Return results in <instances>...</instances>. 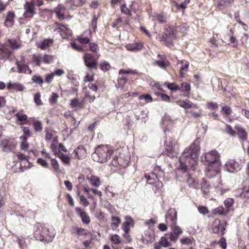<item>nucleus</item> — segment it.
Masks as SVG:
<instances>
[{"mask_svg": "<svg viewBox=\"0 0 249 249\" xmlns=\"http://www.w3.org/2000/svg\"><path fill=\"white\" fill-rule=\"evenodd\" d=\"M199 143V140L196 139L189 147L185 149L179 159L180 167L185 172V176L187 177L186 181L189 187L196 189L198 187L197 182L191 177L187 172L190 169L195 170V167L197 164L198 157L200 153Z\"/></svg>", "mask_w": 249, "mask_h": 249, "instance_id": "nucleus-1", "label": "nucleus"}, {"mask_svg": "<svg viewBox=\"0 0 249 249\" xmlns=\"http://www.w3.org/2000/svg\"><path fill=\"white\" fill-rule=\"evenodd\" d=\"M113 152V149L109 146L100 145L95 149L92 157L94 161L105 163L110 159Z\"/></svg>", "mask_w": 249, "mask_h": 249, "instance_id": "nucleus-2", "label": "nucleus"}, {"mask_svg": "<svg viewBox=\"0 0 249 249\" xmlns=\"http://www.w3.org/2000/svg\"><path fill=\"white\" fill-rule=\"evenodd\" d=\"M219 158L220 155L218 152L216 150H212L202 155L201 160L206 165L211 166V164L218 162Z\"/></svg>", "mask_w": 249, "mask_h": 249, "instance_id": "nucleus-3", "label": "nucleus"}, {"mask_svg": "<svg viewBox=\"0 0 249 249\" xmlns=\"http://www.w3.org/2000/svg\"><path fill=\"white\" fill-rule=\"evenodd\" d=\"M84 60L85 65L89 69H97V61L95 59L94 56L91 53H86L84 55Z\"/></svg>", "mask_w": 249, "mask_h": 249, "instance_id": "nucleus-4", "label": "nucleus"}, {"mask_svg": "<svg viewBox=\"0 0 249 249\" xmlns=\"http://www.w3.org/2000/svg\"><path fill=\"white\" fill-rule=\"evenodd\" d=\"M38 229L41 231V235L44 240L48 242L52 241L54 235L53 232L50 231L47 225L41 224Z\"/></svg>", "mask_w": 249, "mask_h": 249, "instance_id": "nucleus-5", "label": "nucleus"}, {"mask_svg": "<svg viewBox=\"0 0 249 249\" xmlns=\"http://www.w3.org/2000/svg\"><path fill=\"white\" fill-rule=\"evenodd\" d=\"M167 224L172 225H176L177 223V212L175 209H170L165 216Z\"/></svg>", "mask_w": 249, "mask_h": 249, "instance_id": "nucleus-6", "label": "nucleus"}, {"mask_svg": "<svg viewBox=\"0 0 249 249\" xmlns=\"http://www.w3.org/2000/svg\"><path fill=\"white\" fill-rule=\"evenodd\" d=\"M24 12L23 16L25 18H31L35 14V8L32 2L26 1L24 5Z\"/></svg>", "mask_w": 249, "mask_h": 249, "instance_id": "nucleus-7", "label": "nucleus"}, {"mask_svg": "<svg viewBox=\"0 0 249 249\" xmlns=\"http://www.w3.org/2000/svg\"><path fill=\"white\" fill-rule=\"evenodd\" d=\"M227 171L230 173L237 172L241 168V165L234 160H230L225 164Z\"/></svg>", "mask_w": 249, "mask_h": 249, "instance_id": "nucleus-8", "label": "nucleus"}, {"mask_svg": "<svg viewBox=\"0 0 249 249\" xmlns=\"http://www.w3.org/2000/svg\"><path fill=\"white\" fill-rule=\"evenodd\" d=\"M1 145L3 151L9 152L14 150L16 142L13 139H4L1 141Z\"/></svg>", "mask_w": 249, "mask_h": 249, "instance_id": "nucleus-9", "label": "nucleus"}, {"mask_svg": "<svg viewBox=\"0 0 249 249\" xmlns=\"http://www.w3.org/2000/svg\"><path fill=\"white\" fill-rule=\"evenodd\" d=\"M226 228L223 223L221 224L219 219H215L213 223L212 231L214 233H219L221 235L225 234Z\"/></svg>", "mask_w": 249, "mask_h": 249, "instance_id": "nucleus-10", "label": "nucleus"}, {"mask_svg": "<svg viewBox=\"0 0 249 249\" xmlns=\"http://www.w3.org/2000/svg\"><path fill=\"white\" fill-rule=\"evenodd\" d=\"M56 24L58 27L54 29V31L59 33L63 38H67L69 36H71V31L68 28L66 25L57 23Z\"/></svg>", "mask_w": 249, "mask_h": 249, "instance_id": "nucleus-11", "label": "nucleus"}, {"mask_svg": "<svg viewBox=\"0 0 249 249\" xmlns=\"http://www.w3.org/2000/svg\"><path fill=\"white\" fill-rule=\"evenodd\" d=\"M154 232L151 230L145 231L142 236V241L144 244L151 243L154 240Z\"/></svg>", "mask_w": 249, "mask_h": 249, "instance_id": "nucleus-12", "label": "nucleus"}, {"mask_svg": "<svg viewBox=\"0 0 249 249\" xmlns=\"http://www.w3.org/2000/svg\"><path fill=\"white\" fill-rule=\"evenodd\" d=\"M164 142L165 150L166 151V154L171 158L176 157V154L173 149L172 141L170 140V138L169 139L166 138V140H165Z\"/></svg>", "mask_w": 249, "mask_h": 249, "instance_id": "nucleus-13", "label": "nucleus"}, {"mask_svg": "<svg viewBox=\"0 0 249 249\" xmlns=\"http://www.w3.org/2000/svg\"><path fill=\"white\" fill-rule=\"evenodd\" d=\"M234 128L236 130V134L237 135L239 140L243 142L246 141L248 138V133L246 129L239 125H236Z\"/></svg>", "mask_w": 249, "mask_h": 249, "instance_id": "nucleus-14", "label": "nucleus"}, {"mask_svg": "<svg viewBox=\"0 0 249 249\" xmlns=\"http://www.w3.org/2000/svg\"><path fill=\"white\" fill-rule=\"evenodd\" d=\"M75 211L81 217L83 223L88 225L90 223V218L87 213L83 209L80 207H76L75 208Z\"/></svg>", "mask_w": 249, "mask_h": 249, "instance_id": "nucleus-15", "label": "nucleus"}, {"mask_svg": "<svg viewBox=\"0 0 249 249\" xmlns=\"http://www.w3.org/2000/svg\"><path fill=\"white\" fill-rule=\"evenodd\" d=\"M11 54V51L7 46L1 45L0 46V59L4 60L8 58Z\"/></svg>", "mask_w": 249, "mask_h": 249, "instance_id": "nucleus-16", "label": "nucleus"}, {"mask_svg": "<svg viewBox=\"0 0 249 249\" xmlns=\"http://www.w3.org/2000/svg\"><path fill=\"white\" fill-rule=\"evenodd\" d=\"M206 176L209 178H212L217 175L218 179H220V176L218 174V170L216 169H212L211 166L207 167L206 169Z\"/></svg>", "mask_w": 249, "mask_h": 249, "instance_id": "nucleus-17", "label": "nucleus"}, {"mask_svg": "<svg viewBox=\"0 0 249 249\" xmlns=\"http://www.w3.org/2000/svg\"><path fill=\"white\" fill-rule=\"evenodd\" d=\"M18 160L21 161L20 167L19 169L21 171H23V169L27 167L26 164L29 166L30 163L27 160L26 157L22 154H18L17 155Z\"/></svg>", "mask_w": 249, "mask_h": 249, "instance_id": "nucleus-18", "label": "nucleus"}, {"mask_svg": "<svg viewBox=\"0 0 249 249\" xmlns=\"http://www.w3.org/2000/svg\"><path fill=\"white\" fill-rule=\"evenodd\" d=\"M126 221L124 222L122 224V229L125 232H129L130 231V226L131 224L133 223V220L129 216L125 217Z\"/></svg>", "mask_w": 249, "mask_h": 249, "instance_id": "nucleus-19", "label": "nucleus"}, {"mask_svg": "<svg viewBox=\"0 0 249 249\" xmlns=\"http://www.w3.org/2000/svg\"><path fill=\"white\" fill-rule=\"evenodd\" d=\"M201 190L203 193V196L207 195L210 192V185L207 183L205 178H203L201 181Z\"/></svg>", "mask_w": 249, "mask_h": 249, "instance_id": "nucleus-20", "label": "nucleus"}, {"mask_svg": "<svg viewBox=\"0 0 249 249\" xmlns=\"http://www.w3.org/2000/svg\"><path fill=\"white\" fill-rule=\"evenodd\" d=\"M18 69V72L19 73H27L29 74H31L32 73V70L29 68L28 66L25 64H19L18 62L16 63Z\"/></svg>", "mask_w": 249, "mask_h": 249, "instance_id": "nucleus-21", "label": "nucleus"}, {"mask_svg": "<svg viewBox=\"0 0 249 249\" xmlns=\"http://www.w3.org/2000/svg\"><path fill=\"white\" fill-rule=\"evenodd\" d=\"M7 88L9 90L13 89L18 91H23L24 89L22 85L18 83H9L7 85Z\"/></svg>", "mask_w": 249, "mask_h": 249, "instance_id": "nucleus-22", "label": "nucleus"}, {"mask_svg": "<svg viewBox=\"0 0 249 249\" xmlns=\"http://www.w3.org/2000/svg\"><path fill=\"white\" fill-rule=\"evenodd\" d=\"M111 220L110 228L113 231L116 230L121 224V219L118 217L113 216L111 217Z\"/></svg>", "mask_w": 249, "mask_h": 249, "instance_id": "nucleus-23", "label": "nucleus"}, {"mask_svg": "<svg viewBox=\"0 0 249 249\" xmlns=\"http://www.w3.org/2000/svg\"><path fill=\"white\" fill-rule=\"evenodd\" d=\"M143 45L141 43H135L128 44L126 46V49L130 51H137L142 49Z\"/></svg>", "mask_w": 249, "mask_h": 249, "instance_id": "nucleus-24", "label": "nucleus"}, {"mask_svg": "<svg viewBox=\"0 0 249 249\" xmlns=\"http://www.w3.org/2000/svg\"><path fill=\"white\" fill-rule=\"evenodd\" d=\"M88 179L90 184L95 187H98L101 185L99 178L96 176L91 175L90 178H88Z\"/></svg>", "mask_w": 249, "mask_h": 249, "instance_id": "nucleus-25", "label": "nucleus"}, {"mask_svg": "<svg viewBox=\"0 0 249 249\" xmlns=\"http://www.w3.org/2000/svg\"><path fill=\"white\" fill-rule=\"evenodd\" d=\"M14 13L13 12L9 11L7 15L5 21V25L6 26H11L14 23Z\"/></svg>", "mask_w": 249, "mask_h": 249, "instance_id": "nucleus-26", "label": "nucleus"}, {"mask_svg": "<svg viewBox=\"0 0 249 249\" xmlns=\"http://www.w3.org/2000/svg\"><path fill=\"white\" fill-rule=\"evenodd\" d=\"M64 10L65 7L60 4L58 5L55 9V12L60 19H63L64 18Z\"/></svg>", "mask_w": 249, "mask_h": 249, "instance_id": "nucleus-27", "label": "nucleus"}, {"mask_svg": "<svg viewBox=\"0 0 249 249\" xmlns=\"http://www.w3.org/2000/svg\"><path fill=\"white\" fill-rule=\"evenodd\" d=\"M165 34L168 37L176 38V31L171 27L166 28Z\"/></svg>", "mask_w": 249, "mask_h": 249, "instance_id": "nucleus-28", "label": "nucleus"}, {"mask_svg": "<svg viewBox=\"0 0 249 249\" xmlns=\"http://www.w3.org/2000/svg\"><path fill=\"white\" fill-rule=\"evenodd\" d=\"M214 4L216 8L220 10H222L227 7L224 0H214Z\"/></svg>", "mask_w": 249, "mask_h": 249, "instance_id": "nucleus-29", "label": "nucleus"}, {"mask_svg": "<svg viewBox=\"0 0 249 249\" xmlns=\"http://www.w3.org/2000/svg\"><path fill=\"white\" fill-rule=\"evenodd\" d=\"M70 105L72 108H82L84 103L83 102H80L77 99L75 98L71 100Z\"/></svg>", "mask_w": 249, "mask_h": 249, "instance_id": "nucleus-30", "label": "nucleus"}, {"mask_svg": "<svg viewBox=\"0 0 249 249\" xmlns=\"http://www.w3.org/2000/svg\"><path fill=\"white\" fill-rule=\"evenodd\" d=\"M178 105L179 106L184 107L185 108H192L194 106V105L191 103L189 101H179L178 102Z\"/></svg>", "mask_w": 249, "mask_h": 249, "instance_id": "nucleus-31", "label": "nucleus"}, {"mask_svg": "<svg viewBox=\"0 0 249 249\" xmlns=\"http://www.w3.org/2000/svg\"><path fill=\"white\" fill-rule=\"evenodd\" d=\"M180 87V89L179 90H181L182 92H187V94L185 95L188 96L189 94V92L191 90V87L190 84L187 82H182L181 83Z\"/></svg>", "mask_w": 249, "mask_h": 249, "instance_id": "nucleus-32", "label": "nucleus"}, {"mask_svg": "<svg viewBox=\"0 0 249 249\" xmlns=\"http://www.w3.org/2000/svg\"><path fill=\"white\" fill-rule=\"evenodd\" d=\"M195 240L192 237H185L180 240L181 244L186 246H190L195 243Z\"/></svg>", "mask_w": 249, "mask_h": 249, "instance_id": "nucleus-33", "label": "nucleus"}, {"mask_svg": "<svg viewBox=\"0 0 249 249\" xmlns=\"http://www.w3.org/2000/svg\"><path fill=\"white\" fill-rule=\"evenodd\" d=\"M20 139L22 140V142L20 144L21 150H26L29 147V144L27 142V137L26 136H22L20 137Z\"/></svg>", "mask_w": 249, "mask_h": 249, "instance_id": "nucleus-34", "label": "nucleus"}, {"mask_svg": "<svg viewBox=\"0 0 249 249\" xmlns=\"http://www.w3.org/2000/svg\"><path fill=\"white\" fill-rule=\"evenodd\" d=\"M234 202L233 199L231 198H228L224 201V205L227 208V211H229L230 210L232 209V205Z\"/></svg>", "mask_w": 249, "mask_h": 249, "instance_id": "nucleus-35", "label": "nucleus"}, {"mask_svg": "<svg viewBox=\"0 0 249 249\" xmlns=\"http://www.w3.org/2000/svg\"><path fill=\"white\" fill-rule=\"evenodd\" d=\"M41 57L40 55L33 54L32 56V64L34 66H40Z\"/></svg>", "mask_w": 249, "mask_h": 249, "instance_id": "nucleus-36", "label": "nucleus"}, {"mask_svg": "<svg viewBox=\"0 0 249 249\" xmlns=\"http://www.w3.org/2000/svg\"><path fill=\"white\" fill-rule=\"evenodd\" d=\"M97 19L98 18L96 17L95 15L93 16L92 20L91 21L90 27H89V31H90L92 30L93 32H95L97 28Z\"/></svg>", "mask_w": 249, "mask_h": 249, "instance_id": "nucleus-37", "label": "nucleus"}, {"mask_svg": "<svg viewBox=\"0 0 249 249\" xmlns=\"http://www.w3.org/2000/svg\"><path fill=\"white\" fill-rule=\"evenodd\" d=\"M53 43V41L52 39H45L42 41L39 47L42 49H45L49 47Z\"/></svg>", "mask_w": 249, "mask_h": 249, "instance_id": "nucleus-38", "label": "nucleus"}, {"mask_svg": "<svg viewBox=\"0 0 249 249\" xmlns=\"http://www.w3.org/2000/svg\"><path fill=\"white\" fill-rule=\"evenodd\" d=\"M57 157H58L61 160L62 162L65 164H69L70 162V158L69 156L63 153H61L59 154V155H58Z\"/></svg>", "mask_w": 249, "mask_h": 249, "instance_id": "nucleus-39", "label": "nucleus"}, {"mask_svg": "<svg viewBox=\"0 0 249 249\" xmlns=\"http://www.w3.org/2000/svg\"><path fill=\"white\" fill-rule=\"evenodd\" d=\"M32 80L36 84H37L39 85L42 86L43 83V79L39 75H34L32 77Z\"/></svg>", "mask_w": 249, "mask_h": 249, "instance_id": "nucleus-40", "label": "nucleus"}, {"mask_svg": "<svg viewBox=\"0 0 249 249\" xmlns=\"http://www.w3.org/2000/svg\"><path fill=\"white\" fill-rule=\"evenodd\" d=\"M118 84L116 85L117 88H122L128 81V79L124 77H119L118 79Z\"/></svg>", "mask_w": 249, "mask_h": 249, "instance_id": "nucleus-41", "label": "nucleus"}, {"mask_svg": "<svg viewBox=\"0 0 249 249\" xmlns=\"http://www.w3.org/2000/svg\"><path fill=\"white\" fill-rule=\"evenodd\" d=\"M225 132L232 137L236 135V130H234L232 127L229 124H226Z\"/></svg>", "mask_w": 249, "mask_h": 249, "instance_id": "nucleus-42", "label": "nucleus"}, {"mask_svg": "<svg viewBox=\"0 0 249 249\" xmlns=\"http://www.w3.org/2000/svg\"><path fill=\"white\" fill-rule=\"evenodd\" d=\"M167 88L172 91H177L180 89V86L176 84L175 83H166Z\"/></svg>", "mask_w": 249, "mask_h": 249, "instance_id": "nucleus-43", "label": "nucleus"}, {"mask_svg": "<svg viewBox=\"0 0 249 249\" xmlns=\"http://www.w3.org/2000/svg\"><path fill=\"white\" fill-rule=\"evenodd\" d=\"M159 244L160 246L166 248L170 246V243L168 242L167 239L164 236L160 238Z\"/></svg>", "mask_w": 249, "mask_h": 249, "instance_id": "nucleus-44", "label": "nucleus"}, {"mask_svg": "<svg viewBox=\"0 0 249 249\" xmlns=\"http://www.w3.org/2000/svg\"><path fill=\"white\" fill-rule=\"evenodd\" d=\"M160 60L156 61L157 64L161 68L164 69L166 67V64L165 62L163 60V56L160 54H159L158 56Z\"/></svg>", "mask_w": 249, "mask_h": 249, "instance_id": "nucleus-45", "label": "nucleus"}, {"mask_svg": "<svg viewBox=\"0 0 249 249\" xmlns=\"http://www.w3.org/2000/svg\"><path fill=\"white\" fill-rule=\"evenodd\" d=\"M74 152L78 157H79V154L80 155H84L86 154V150L83 145H81L77 147L75 149Z\"/></svg>", "mask_w": 249, "mask_h": 249, "instance_id": "nucleus-46", "label": "nucleus"}, {"mask_svg": "<svg viewBox=\"0 0 249 249\" xmlns=\"http://www.w3.org/2000/svg\"><path fill=\"white\" fill-rule=\"evenodd\" d=\"M170 227H171V229L173 230V233H174V234L179 236V234H181L182 233V229L179 226L174 225H172V226Z\"/></svg>", "mask_w": 249, "mask_h": 249, "instance_id": "nucleus-47", "label": "nucleus"}, {"mask_svg": "<svg viewBox=\"0 0 249 249\" xmlns=\"http://www.w3.org/2000/svg\"><path fill=\"white\" fill-rule=\"evenodd\" d=\"M242 196H244V198L249 200V185L245 186L243 188V191L241 194Z\"/></svg>", "mask_w": 249, "mask_h": 249, "instance_id": "nucleus-48", "label": "nucleus"}, {"mask_svg": "<svg viewBox=\"0 0 249 249\" xmlns=\"http://www.w3.org/2000/svg\"><path fill=\"white\" fill-rule=\"evenodd\" d=\"M33 125L36 131L41 132L43 130L42 123L40 121H35L34 122Z\"/></svg>", "mask_w": 249, "mask_h": 249, "instance_id": "nucleus-49", "label": "nucleus"}, {"mask_svg": "<svg viewBox=\"0 0 249 249\" xmlns=\"http://www.w3.org/2000/svg\"><path fill=\"white\" fill-rule=\"evenodd\" d=\"M58 95L56 93H53L49 99L50 103L52 105L55 104L57 102Z\"/></svg>", "mask_w": 249, "mask_h": 249, "instance_id": "nucleus-50", "label": "nucleus"}, {"mask_svg": "<svg viewBox=\"0 0 249 249\" xmlns=\"http://www.w3.org/2000/svg\"><path fill=\"white\" fill-rule=\"evenodd\" d=\"M119 73L120 75L123 74H137L138 73V72L136 70H131L130 69H128V70L121 69L119 71Z\"/></svg>", "mask_w": 249, "mask_h": 249, "instance_id": "nucleus-51", "label": "nucleus"}, {"mask_svg": "<svg viewBox=\"0 0 249 249\" xmlns=\"http://www.w3.org/2000/svg\"><path fill=\"white\" fill-rule=\"evenodd\" d=\"M45 139L47 141H49L52 139L54 131L51 129H46L45 130Z\"/></svg>", "mask_w": 249, "mask_h": 249, "instance_id": "nucleus-52", "label": "nucleus"}, {"mask_svg": "<svg viewBox=\"0 0 249 249\" xmlns=\"http://www.w3.org/2000/svg\"><path fill=\"white\" fill-rule=\"evenodd\" d=\"M41 95L38 92L35 94L34 95V101L36 105L40 106L42 105V102L41 100Z\"/></svg>", "mask_w": 249, "mask_h": 249, "instance_id": "nucleus-53", "label": "nucleus"}, {"mask_svg": "<svg viewBox=\"0 0 249 249\" xmlns=\"http://www.w3.org/2000/svg\"><path fill=\"white\" fill-rule=\"evenodd\" d=\"M43 60L45 63L50 64L53 62V56L48 54H45L43 58Z\"/></svg>", "mask_w": 249, "mask_h": 249, "instance_id": "nucleus-54", "label": "nucleus"}, {"mask_svg": "<svg viewBox=\"0 0 249 249\" xmlns=\"http://www.w3.org/2000/svg\"><path fill=\"white\" fill-rule=\"evenodd\" d=\"M217 243L222 249H227V245L226 243V239L225 238L222 237L217 242Z\"/></svg>", "mask_w": 249, "mask_h": 249, "instance_id": "nucleus-55", "label": "nucleus"}, {"mask_svg": "<svg viewBox=\"0 0 249 249\" xmlns=\"http://www.w3.org/2000/svg\"><path fill=\"white\" fill-rule=\"evenodd\" d=\"M111 241L114 244H119L121 242L120 237L117 234L112 235L110 238Z\"/></svg>", "mask_w": 249, "mask_h": 249, "instance_id": "nucleus-56", "label": "nucleus"}, {"mask_svg": "<svg viewBox=\"0 0 249 249\" xmlns=\"http://www.w3.org/2000/svg\"><path fill=\"white\" fill-rule=\"evenodd\" d=\"M155 18L160 23H164L166 21V17L162 14H157Z\"/></svg>", "mask_w": 249, "mask_h": 249, "instance_id": "nucleus-57", "label": "nucleus"}, {"mask_svg": "<svg viewBox=\"0 0 249 249\" xmlns=\"http://www.w3.org/2000/svg\"><path fill=\"white\" fill-rule=\"evenodd\" d=\"M121 11L122 13L124 14L125 15H131V11H130L129 8L126 7L125 4H124L121 6Z\"/></svg>", "mask_w": 249, "mask_h": 249, "instance_id": "nucleus-58", "label": "nucleus"}, {"mask_svg": "<svg viewBox=\"0 0 249 249\" xmlns=\"http://www.w3.org/2000/svg\"><path fill=\"white\" fill-rule=\"evenodd\" d=\"M231 108L228 106H225L222 108L221 112L224 115H229L231 113Z\"/></svg>", "mask_w": 249, "mask_h": 249, "instance_id": "nucleus-59", "label": "nucleus"}, {"mask_svg": "<svg viewBox=\"0 0 249 249\" xmlns=\"http://www.w3.org/2000/svg\"><path fill=\"white\" fill-rule=\"evenodd\" d=\"M140 100L144 99L147 103H149L152 101V97L149 94L141 95L139 96Z\"/></svg>", "mask_w": 249, "mask_h": 249, "instance_id": "nucleus-60", "label": "nucleus"}, {"mask_svg": "<svg viewBox=\"0 0 249 249\" xmlns=\"http://www.w3.org/2000/svg\"><path fill=\"white\" fill-rule=\"evenodd\" d=\"M18 120L20 121H25L27 119V116L25 114H23L21 112H18L16 114Z\"/></svg>", "mask_w": 249, "mask_h": 249, "instance_id": "nucleus-61", "label": "nucleus"}, {"mask_svg": "<svg viewBox=\"0 0 249 249\" xmlns=\"http://www.w3.org/2000/svg\"><path fill=\"white\" fill-rule=\"evenodd\" d=\"M77 39L79 42L82 44H87L89 42V39L87 37H84L83 36H79Z\"/></svg>", "mask_w": 249, "mask_h": 249, "instance_id": "nucleus-62", "label": "nucleus"}, {"mask_svg": "<svg viewBox=\"0 0 249 249\" xmlns=\"http://www.w3.org/2000/svg\"><path fill=\"white\" fill-rule=\"evenodd\" d=\"M80 202L85 206L87 207L89 205V201L86 199L85 196L81 195L79 196Z\"/></svg>", "mask_w": 249, "mask_h": 249, "instance_id": "nucleus-63", "label": "nucleus"}, {"mask_svg": "<svg viewBox=\"0 0 249 249\" xmlns=\"http://www.w3.org/2000/svg\"><path fill=\"white\" fill-rule=\"evenodd\" d=\"M224 209L223 207H218L213 210V213L214 214H222L224 213Z\"/></svg>", "mask_w": 249, "mask_h": 249, "instance_id": "nucleus-64", "label": "nucleus"}]
</instances>
